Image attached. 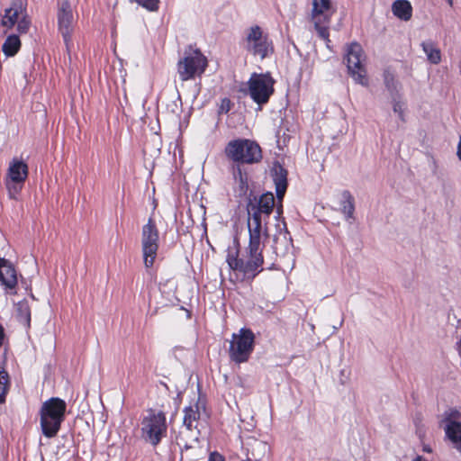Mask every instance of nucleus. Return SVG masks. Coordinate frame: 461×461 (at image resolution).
Returning a JSON list of instances; mask_svg holds the SVG:
<instances>
[{"mask_svg": "<svg viewBox=\"0 0 461 461\" xmlns=\"http://www.w3.org/2000/svg\"><path fill=\"white\" fill-rule=\"evenodd\" d=\"M249 244L240 253V244L237 238L233 240V245L227 249L226 262L234 272L242 275V279L253 280L264 270V245L261 242L262 236L267 237V228L265 231L248 228Z\"/></svg>", "mask_w": 461, "mask_h": 461, "instance_id": "1", "label": "nucleus"}, {"mask_svg": "<svg viewBox=\"0 0 461 461\" xmlns=\"http://www.w3.org/2000/svg\"><path fill=\"white\" fill-rule=\"evenodd\" d=\"M67 403L59 397H51L45 401L40 409V424L42 434L48 438H55L60 430L65 420Z\"/></svg>", "mask_w": 461, "mask_h": 461, "instance_id": "2", "label": "nucleus"}, {"mask_svg": "<svg viewBox=\"0 0 461 461\" xmlns=\"http://www.w3.org/2000/svg\"><path fill=\"white\" fill-rule=\"evenodd\" d=\"M225 157L232 163L243 165L258 164L263 159V150L254 140L237 138L230 140L224 148Z\"/></svg>", "mask_w": 461, "mask_h": 461, "instance_id": "3", "label": "nucleus"}, {"mask_svg": "<svg viewBox=\"0 0 461 461\" xmlns=\"http://www.w3.org/2000/svg\"><path fill=\"white\" fill-rule=\"evenodd\" d=\"M141 438L153 447L167 435V415L163 411L149 408L140 420Z\"/></svg>", "mask_w": 461, "mask_h": 461, "instance_id": "4", "label": "nucleus"}, {"mask_svg": "<svg viewBox=\"0 0 461 461\" xmlns=\"http://www.w3.org/2000/svg\"><path fill=\"white\" fill-rule=\"evenodd\" d=\"M242 44L249 54L258 57L260 59H265L275 51L274 43L268 32L258 24L246 29Z\"/></svg>", "mask_w": 461, "mask_h": 461, "instance_id": "5", "label": "nucleus"}, {"mask_svg": "<svg viewBox=\"0 0 461 461\" xmlns=\"http://www.w3.org/2000/svg\"><path fill=\"white\" fill-rule=\"evenodd\" d=\"M276 205V199L272 192H266L258 198L249 199L247 203L249 214L248 228L265 231L263 221L267 223Z\"/></svg>", "mask_w": 461, "mask_h": 461, "instance_id": "6", "label": "nucleus"}, {"mask_svg": "<svg viewBox=\"0 0 461 461\" xmlns=\"http://www.w3.org/2000/svg\"><path fill=\"white\" fill-rule=\"evenodd\" d=\"M256 345V336L252 330L241 328L238 333L231 335L228 349L230 360L237 365L249 360Z\"/></svg>", "mask_w": 461, "mask_h": 461, "instance_id": "7", "label": "nucleus"}, {"mask_svg": "<svg viewBox=\"0 0 461 461\" xmlns=\"http://www.w3.org/2000/svg\"><path fill=\"white\" fill-rule=\"evenodd\" d=\"M140 245L144 267L149 269L155 264L159 249V230L153 215L141 228Z\"/></svg>", "mask_w": 461, "mask_h": 461, "instance_id": "8", "label": "nucleus"}, {"mask_svg": "<svg viewBox=\"0 0 461 461\" xmlns=\"http://www.w3.org/2000/svg\"><path fill=\"white\" fill-rule=\"evenodd\" d=\"M275 84L270 72L253 73L248 81L249 95L257 104L264 105L274 95Z\"/></svg>", "mask_w": 461, "mask_h": 461, "instance_id": "9", "label": "nucleus"}, {"mask_svg": "<svg viewBox=\"0 0 461 461\" xmlns=\"http://www.w3.org/2000/svg\"><path fill=\"white\" fill-rule=\"evenodd\" d=\"M207 66V59L200 50L185 52L184 58L177 62L179 78L182 81H188L196 76L201 77Z\"/></svg>", "mask_w": 461, "mask_h": 461, "instance_id": "10", "label": "nucleus"}, {"mask_svg": "<svg viewBox=\"0 0 461 461\" xmlns=\"http://www.w3.org/2000/svg\"><path fill=\"white\" fill-rule=\"evenodd\" d=\"M366 56L362 46L357 42H352L346 50V62L348 74L356 83L361 86H368V77L365 67Z\"/></svg>", "mask_w": 461, "mask_h": 461, "instance_id": "11", "label": "nucleus"}, {"mask_svg": "<svg viewBox=\"0 0 461 461\" xmlns=\"http://www.w3.org/2000/svg\"><path fill=\"white\" fill-rule=\"evenodd\" d=\"M334 11L330 0H312V20L318 36L326 41L330 40V23Z\"/></svg>", "mask_w": 461, "mask_h": 461, "instance_id": "12", "label": "nucleus"}, {"mask_svg": "<svg viewBox=\"0 0 461 461\" xmlns=\"http://www.w3.org/2000/svg\"><path fill=\"white\" fill-rule=\"evenodd\" d=\"M57 19L59 31L68 46L71 41V34L74 28V14L69 0H61L58 3Z\"/></svg>", "mask_w": 461, "mask_h": 461, "instance_id": "13", "label": "nucleus"}, {"mask_svg": "<svg viewBox=\"0 0 461 461\" xmlns=\"http://www.w3.org/2000/svg\"><path fill=\"white\" fill-rule=\"evenodd\" d=\"M0 283L12 294H16L17 274L14 265L7 259L0 258Z\"/></svg>", "mask_w": 461, "mask_h": 461, "instance_id": "14", "label": "nucleus"}, {"mask_svg": "<svg viewBox=\"0 0 461 461\" xmlns=\"http://www.w3.org/2000/svg\"><path fill=\"white\" fill-rule=\"evenodd\" d=\"M29 175L28 165L17 158H14L9 164L6 179L16 183H24Z\"/></svg>", "mask_w": 461, "mask_h": 461, "instance_id": "15", "label": "nucleus"}, {"mask_svg": "<svg viewBox=\"0 0 461 461\" xmlns=\"http://www.w3.org/2000/svg\"><path fill=\"white\" fill-rule=\"evenodd\" d=\"M201 408L202 406L200 404V398H197L194 403H191L189 406L184 408L183 424L186 429L192 431L197 428V422L201 416Z\"/></svg>", "mask_w": 461, "mask_h": 461, "instance_id": "16", "label": "nucleus"}, {"mask_svg": "<svg viewBox=\"0 0 461 461\" xmlns=\"http://www.w3.org/2000/svg\"><path fill=\"white\" fill-rule=\"evenodd\" d=\"M24 12L25 10L23 8L21 2H13L11 6L5 9L1 24L7 29H12Z\"/></svg>", "mask_w": 461, "mask_h": 461, "instance_id": "17", "label": "nucleus"}, {"mask_svg": "<svg viewBox=\"0 0 461 461\" xmlns=\"http://www.w3.org/2000/svg\"><path fill=\"white\" fill-rule=\"evenodd\" d=\"M393 14L402 21H409L412 16V6L408 0H396L392 5Z\"/></svg>", "mask_w": 461, "mask_h": 461, "instance_id": "18", "label": "nucleus"}, {"mask_svg": "<svg viewBox=\"0 0 461 461\" xmlns=\"http://www.w3.org/2000/svg\"><path fill=\"white\" fill-rule=\"evenodd\" d=\"M421 48L429 63L438 65L441 62V51L436 42L432 41H423Z\"/></svg>", "mask_w": 461, "mask_h": 461, "instance_id": "19", "label": "nucleus"}, {"mask_svg": "<svg viewBox=\"0 0 461 461\" xmlns=\"http://www.w3.org/2000/svg\"><path fill=\"white\" fill-rule=\"evenodd\" d=\"M445 433L447 438L461 451V422L446 424Z\"/></svg>", "mask_w": 461, "mask_h": 461, "instance_id": "20", "label": "nucleus"}, {"mask_svg": "<svg viewBox=\"0 0 461 461\" xmlns=\"http://www.w3.org/2000/svg\"><path fill=\"white\" fill-rule=\"evenodd\" d=\"M21 49V41L15 34L9 35L3 46L2 51L6 57H14Z\"/></svg>", "mask_w": 461, "mask_h": 461, "instance_id": "21", "label": "nucleus"}, {"mask_svg": "<svg viewBox=\"0 0 461 461\" xmlns=\"http://www.w3.org/2000/svg\"><path fill=\"white\" fill-rule=\"evenodd\" d=\"M342 200L340 202L341 212L347 219L353 217L355 212L354 197L349 191L345 190L341 194Z\"/></svg>", "mask_w": 461, "mask_h": 461, "instance_id": "22", "label": "nucleus"}, {"mask_svg": "<svg viewBox=\"0 0 461 461\" xmlns=\"http://www.w3.org/2000/svg\"><path fill=\"white\" fill-rule=\"evenodd\" d=\"M287 176L288 172L283 166L280 164L274 166L272 169V177L276 188L288 186Z\"/></svg>", "mask_w": 461, "mask_h": 461, "instance_id": "23", "label": "nucleus"}, {"mask_svg": "<svg viewBox=\"0 0 461 461\" xmlns=\"http://www.w3.org/2000/svg\"><path fill=\"white\" fill-rule=\"evenodd\" d=\"M11 387V379L5 366H0V404L6 401Z\"/></svg>", "mask_w": 461, "mask_h": 461, "instance_id": "24", "label": "nucleus"}, {"mask_svg": "<svg viewBox=\"0 0 461 461\" xmlns=\"http://www.w3.org/2000/svg\"><path fill=\"white\" fill-rule=\"evenodd\" d=\"M17 318L20 322L25 324L28 328L31 326V307L28 301L23 300L17 303Z\"/></svg>", "mask_w": 461, "mask_h": 461, "instance_id": "25", "label": "nucleus"}, {"mask_svg": "<svg viewBox=\"0 0 461 461\" xmlns=\"http://www.w3.org/2000/svg\"><path fill=\"white\" fill-rule=\"evenodd\" d=\"M235 186L233 187L234 196L237 198H243L247 195L249 191V177L243 178L242 180H239L234 183Z\"/></svg>", "mask_w": 461, "mask_h": 461, "instance_id": "26", "label": "nucleus"}, {"mask_svg": "<svg viewBox=\"0 0 461 461\" xmlns=\"http://www.w3.org/2000/svg\"><path fill=\"white\" fill-rule=\"evenodd\" d=\"M384 82L386 88L393 92L397 88V81L395 80L394 74L390 68H386L383 73Z\"/></svg>", "mask_w": 461, "mask_h": 461, "instance_id": "27", "label": "nucleus"}, {"mask_svg": "<svg viewBox=\"0 0 461 461\" xmlns=\"http://www.w3.org/2000/svg\"><path fill=\"white\" fill-rule=\"evenodd\" d=\"M243 166H244L243 164L232 163V166L230 167V172H231L234 183L239 180H242L243 178L249 177L247 172L244 171V169L242 167Z\"/></svg>", "mask_w": 461, "mask_h": 461, "instance_id": "28", "label": "nucleus"}, {"mask_svg": "<svg viewBox=\"0 0 461 461\" xmlns=\"http://www.w3.org/2000/svg\"><path fill=\"white\" fill-rule=\"evenodd\" d=\"M23 184L24 183L12 182L9 179L5 180V185H6L7 190H8L9 197L11 199H16L17 198V195L20 194V192H21V190L23 188Z\"/></svg>", "mask_w": 461, "mask_h": 461, "instance_id": "29", "label": "nucleus"}, {"mask_svg": "<svg viewBox=\"0 0 461 461\" xmlns=\"http://www.w3.org/2000/svg\"><path fill=\"white\" fill-rule=\"evenodd\" d=\"M131 3H137L149 12H156L159 8V0H129Z\"/></svg>", "mask_w": 461, "mask_h": 461, "instance_id": "30", "label": "nucleus"}, {"mask_svg": "<svg viewBox=\"0 0 461 461\" xmlns=\"http://www.w3.org/2000/svg\"><path fill=\"white\" fill-rule=\"evenodd\" d=\"M460 419L461 412L456 408H451L445 411L443 421L450 424L451 422H459L458 420Z\"/></svg>", "mask_w": 461, "mask_h": 461, "instance_id": "31", "label": "nucleus"}, {"mask_svg": "<svg viewBox=\"0 0 461 461\" xmlns=\"http://www.w3.org/2000/svg\"><path fill=\"white\" fill-rule=\"evenodd\" d=\"M31 26V20L27 16L26 14H23L20 17L19 21L17 22V30L20 33H26L28 32Z\"/></svg>", "mask_w": 461, "mask_h": 461, "instance_id": "32", "label": "nucleus"}, {"mask_svg": "<svg viewBox=\"0 0 461 461\" xmlns=\"http://www.w3.org/2000/svg\"><path fill=\"white\" fill-rule=\"evenodd\" d=\"M232 106H233V103L231 102V100L228 97H224V98L221 99V103L218 107L217 113L219 115L226 114L230 111Z\"/></svg>", "mask_w": 461, "mask_h": 461, "instance_id": "33", "label": "nucleus"}, {"mask_svg": "<svg viewBox=\"0 0 461 461\" xmlns=\"http://www.w3.org/2000/svg\"><path fill=\"white\" fill-rule=\"evenodd\" d=\"M393 109L395 113L398 114L400 120L402 122H405V116H404V104L400 101H393Z\"/></svg>", "mask_w": 461, "mask_h": 461, "instance_id": "34", "label": "nucleus"}, {"mask_svg": "<svg viewBox=\"0 0 461 461\" xmlns=\"http://www.w3.org/2000/svg\"><path fill=\"white\" fill-rule=\"evenodd\" d=\"M287 187H277L276 188V203H283V199L285 197V194L286 193Z\"/></svg>", "mask_w": 461, "mask_h": 461, "instance_id": "35", "label": "nucleus"}, {"mask_svg": "<svg viewBox=\"0 0 461 461\" xmlns=\"http://www.w3.org/2000/svg\"><path fill=\"white\" fill-rule=\"evenodd\" d=\"M208 461H225L224 456L217 451L210 453Z\"/></svg>", "mask_w": 461, "mask_h": 461, "instance_id": "36", "label": "nucleus"}, {"mask_svg": "<svg viewBox=\"0 0 461 461\" xmlns=\"http://www.w3.org/2000/svg\"><path fill=\"white\" fill-rule=\"evenodd\" d=\"M279 234L283 235L284 239L288 240L289 242L293 241L292 238L290 237V232L287 230L286 223L285 221H284V232L282 230H280Z\"/></svg>", "mask_w": 461, "mask_h": 461, "instance_id": "37", "label": "nucleus"}, {"mask_svg": "<svg viewBox=\"0 0 461 461\" xmlns=\"http://www.w3.org/2000/svg\"><path fill=\"white\" fill-rule=\"evenodd\" d=\"M276 214H277V217H281L282 214H283V203H276Z\"/></svg>", "mask_w": 461, "mask_h": 461, "instance_id": "38", "label": "nucleus"}, {"mask_svg": "<svg viewBox=\"0 0 461 461\" xmlns=\"http://www.w3.org/2000/svg\"><path fill=\"white\" fill-rule=\"evenodd\" d=\"M456 156L459 158V160L461 161V135H460L459 142H458V145H457Z\"/></svg>", "mask_w": 461, "mask_h": 461, "instance_id": "39", "label": "nucleus"}, {"mask_svg": "<svg viewBox=\"0 0 461 461\" xmlns=\"http://www.w3.org/2000/svg\"><path fill=\"white\" fill-rule=\"evenodd\" d=\"M5 339V331L3 326L0 324V347L3 345V341Z\"/></svg>", "mask_w": 461, "mask_h": 461, "instance_id": "40", "label": "nucleus"}, {"mask_svg": "<svg viewBox=\"0 0 461 461\" xmlns=\"http://www.w3.org/2000/svg\"><path fill=\"white\" fill-rule=\"evenodd\" d=\"M413 461H425V459L423 458V456H417Z\"/></svg>", "mask_w": 461, "mask_h": 461, "instance_id": "41", "label": "nucleus"}]
</instances>
